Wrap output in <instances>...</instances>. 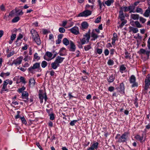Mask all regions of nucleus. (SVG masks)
I'll return each instance as SVG.
<instances>
[{
	"label": "nucleus",
	"mask_w": 150,
	"mask_h": 150,
	"mask_svg": "<svg viewBox=\"0 0 150 150\" xmlns=\"http://www.w3.org/2000/svg\"><path fill=\"white\" fill-rule=\"evenodd\" d=\"M129 133L128 132H125L121 135L118 134L115 137V139H117V142L119 143H124L126 142L129 138Z\"/></svg>",
	"instance_id": "nucleus-1"
},
{
	"label": "nucleus",
	"mask_w": 150,
	"mask_h": 150,
	"mask_svg": "<svg viewBox=\"0 0 150 150\" xmlns=\"http://www.w3.org/2000/svg\"><path fill=\"white\" fill-rule=\"evenodd\" d=\"M90 30L85 35H83V38L80 39V41L82 44H87L88 43L89 39L90 38Z\"/></svg>",
	"instance_id": "nucleus-2"
},
{
	"label": "nucleus",
	"mask_w": 150,
	"mask_h": 150,
	"mask_svg": "<svg viewBox=\"0 0 150 150\" xmlns=\"http://www.w3.org/2000/svg\"><path fill=\"white\" fill-rule=\"evenodd\" d=\"M40 67V63L36 62L34 64L33 66H31L28 68V71L30 73L33 74L35 73V69H39Z\"/></svg>",
	"instance_id": "nucleus-3"
},
{
	"label": "nucleus",
	"mask_w": 150,
	"mask_h": 150,
	"mask_svg": "<svg viewBox=\"0 0 150 150\" xmlns=\"http://www.w3.org/2000/svg\"><path fill=\"white\" fill-rule=\"evenodd\" d=\"M91 14V11L88 10H86L80 13L79 16L81 17H87Z\"/></svg>",
	"instance_id": "nucleus-4"
},
{
	"label": "nucleus",
	"mask_w": 150,
	"mask_h": 150,
	"mask_svg": "<svg viewBox=\"0 0 150 150\" xmlns=\"http://www.w3.org/2000/svg\"><path fill=\"white\" fill-rule=\"evenodd\" d=\"M145 85L144 89L147 90L150 85V75L148 74L144 81Z\"/></svg>",
	"instance_id": "nucleus-5"
},
{
	"label": "nucleus",
	"mask_w": 150,
	"mask_h": 150,
	"mask_svg": "<svg viewBox=\"0 0 150 150\" xmlns=\"http://www.w3.org/2000/svg\"><path fill=\"white\" fill-rule=\"evenodd\" d=\"M23 59V57L21 56L16 59L13 60L12 63V64H14L15 65H19L21 63Z\"/></svg>",
	"instance_id": "nucleus-6"
},
{
	"label": "nucleus",
	"mask_w": 150,
	"mask_h": 150,
	"mask_svg": "<svg viewBox=\"0 0 150 150\" xmlns=\"http://www.w3.org/2000/svg\"><path fill=\"white\" fill-rule=\"evenodd\" d=\"M52 55V54L51 52L47 51L46 52L44 56V59L47 61H49L51 59L49 58H51Z\"/></svg>",
	"instance_id": "nucleus-7"
},
{
	"label": "nucleus",
	"mask_w": 150,
	"mask_h": 150,
	"mask_svg": "<svg viewBox=\"0 0 150 150\" xmlns=\"http://www.w3.org/2000/svg\"><path fill=\"white\" fill-rule=\"evenodd\" d=\"M72 33L75 35H77L79 34V32L78 27L76 26H74L71 28L69 30Z\"/></svg>",
	"instance_id": "nucleus-8"
},
{
	"label": "nucleus",
	"mask_w": 150,
	"mask_h": 150,
	"mask_svg": "<svg viewBox=\"0 0 150 150\" xmlns=\"http://www.w3.org/2000/svg\"><path fill=\"white\" fill-rule=\"evenodd\" d=\"M136 78L134 75H132L130 78V82L131 83H133L132 85V87H134L135 86H137V83H135Z\"/></svg>",
	"instance_id": "nucleus-9"
},
{
	"label": "nucleus",
	"mask_w": 150,
	"mask_h": 150,
	"mask_svg": "<svg viewBox=\"0 0 150 150\" xmlns=\"http://www.w3.org/2000/svg\"><path fill=\"white\" fill-rule=\"evenodd\" d=\"M99 143L98 142H94L93 144H91L90 147L93 149L95 150H97L98 146Z\"/></svg>",
	"instance_id": "nucleus-10"
},
{
	"label": "nucleus",
	"mask_w": 150,
	"mask_h": 150,
	"mask_svg": "<svg viewBox=\"0 0 150 150\" xmlns=\"http://www.w3.org/2000/svg\"><path fill=\"white\" fill-rule=\"evenodd\" d=\"M64 59V58L62 57L59 56H57L55 60L56 62L59 64L60 63H61L63 61Z\"/></svg>",
	"instance_id": "nucleus-11"
},
{
	"label": "nucleus",
	"mask_w": 150,
	"mask_h": 150,
	"mask_svg": "<svg viewBox=\"0 0 150 150\" xmlns=\"http://www.w3.org/2000/svg\"><path fill=\"white\" fill-rule=\"evenodd\" d=\"M30 33L31 34L32 37L33 39L34 38H36L39 35L37 32L34 29H32L30 31Z\"/></svg>",
	"instance_id": "nucleus-12"
},
{
	"label": "nucleus",
	"mask_w": 150,
	"mask_h": 150,
	"mask_svg": "<svg viewBox=\"0 0 150 150\" xmlns=\"http://www.w3.org/2000/svg\"><path fill=\"white\" fill-rule=\"evenodd\" d=\"M124 84L123 83H120V87L117 88V91L121 93L124 92Z\"/></svg>",
	"instance_id": "nucleus-13"
},
{
	"label": "nucleus",
	"mask_w": 150,
	"mask_h": 150,
	"mask_svg": "<svg viewBox=\"0 0 150 150\" xmlns=\"http://www.w3.org/2000/svg\"><path fill=\"white\" fill-rule=\"evenodd\" d=\"M70 50L72 52L75 51L76 50V46L74 44V42L71 41H70Z\"/></svg>",
	"instance_id": "nucleus-14"
},
{
	"label": "nucleus",
	"mask_w": 150,
	"mask_h": 150,
	"mask_svg": "<svg viewBox=\"0 0 150 150\" xmlns=\"http://www.w3.org/2000/svg\"><path fill=\"white\" fill-rule=\"evenodd\" d=\"M118 17L120 18L121 21H123L124 20L125 17L124 16L123 11L122 10H120Z\"/></svg>",
	"instance_id": "nucleus-15"
},
{
	"label": "nucleus",
	"mask_w": 150,
	"mask_h": 150,
	"mask_svg": "<svg viewBox=\"0 0 150 150\" xmlns=\"http://www.w3.org/2000/svg\"><path fill=\"white\" fill-rule=\"evenodd\" d=\"M60 65L55 61L51 63V66L52 69H56Z\"/></svg>",
	"instance_id": "nucleus-16"
},
{
	"label": "nucleus",
	"mask_w": 150,
	"mask_h": 150,
	"mask_svg": "<svg viewBox=\"0 0 150 150\" xmlns=\"http://www.w3.org/2000/svg\"><path fill=\"white\" fill-rule=\"evenodd\" d=\"M130 17L133 19L136 20L138 19L139 16L137 14H132L131 15Z\"/></svg>",
	"instance_id": "nucleus-17"
},
{
	"label": "nucleus",
	"mask_w": 150,
	"mask_h": 150,
	"mask_svg": "<svg viewBox=\"0 0 150 150\" xmlns=\"http://www.w3.org/2000/svg\"><path fill=\"white\" fill-rule=\"evenodd\" d=\"M129 13H135V7L133 6H128Z\"/></svg>",
	"instance_id": "nucleus-18"
},
{
	"label": "nucleus",
	"mask_w": 150,
	"mask_h": 150,
	"mask_svg": "<svg viewBox=\"0 0 150 150\" xmlns=\"http://www.w3.org/2000/svg\"><path fill=\"white\" fill-rule=\"evenodd\" d=\"M33 39L38 45H39L41 44V42L39 36L36 38H34Z\"/></svg>",
	"instance_id": "nucleus-19"
},
{
	"label": "nucleus",
	"mask_w": 150,
	"mask_h": 150,
	"mask_svg": "<svg viewBox=\"0 0 150 150\" xmlns=\"http://www.w3.org/2000/svg\"><path fill=\"white\" fill-rule=\"evenodd\" d=\"M22 96L23 97V98H25L28 99V94L26 91H23L22 93Z\"/></svg>",
	"instance_id": "nucleus-20"
},
{
	"label": "nucleus",
	"mask_w": 150,
	"mask_h": 150,
	"mask_svg": "<svg viewBox=\"0 0 150 150\" xmlns=\"http://www.w3.org/2000/svg\"><path fill=\"white\" fill-rule=\"evenodd\" d=\"M114 2V0H107L105 2V4L108 6H110Z\"/></svg>",
	"instance_id": "nucleus-21"
},
{
	"label": "nucleus",
	"mask_w": 150,
	"mask_h": 150,
	"mask_svg": "<svg viewBox=\"0 0 150 150\" xmlns=\"http://www.w3.org/2000/svg\"><path fill=\"white\" fill-rule=\"evenodd\" d=\"M115 79V77L112 74L107 79L108 82L110 83L112 82Z\"/></svg>",
	"instance_id": "nucleus-22"
},
{
	"label": "nucleus",
	"mask_w": 150,
	"mask_h": 150,
	"mask_svg": "<svg viewBox=\"0 0 150 150\" xmlns=\"http://www.w3.org/2000/svg\"><path fill=\"white\" fill-rule=\"evenodd\" d=\"M135 138L137 140L141 142H142L143 140V136L141 137L139 135H136Z\"/></svg>",
	"instance_id": "nucleus-23"
},
{
	"label": "nucleus",
	"mask_w": 150,
	"mask_h": 150,
	"mask_svg": "<svg viewBox=\"0 0 150 150\" xmlns=\"http://www.w3.org/2000/svg\"><path fill=\"white\" fill-rule=\"evenodd\" d=\"M91 37L93 38L91 39V40H95L98 38V36L97 34L92 31L91 33Z\"/></svg>",
	"instance_id": "nucleus-24"
},
{
	"label": "nucleus",
	"mask_w": 150,
	"mask_h": 150,
	"mask_svg": "<svg viewBox=\"0 0 150 150\" xmlns=\"http://www.w3.org/2000/svg\"><path fill=\"white\" fill-rule=\"evenodd\" d=\"M130 30L133 32L134 33H137L139 30L138 28L133 27H130Z\"/></svg>",
	"instance_id": "nucleus-25"
},
{
	"label": "nucleus",
	"mask_w": 150,
	"mask_h": 150,
	"mask_svg": "<svg viewBox=\"0 0 150 150\" xmlns=\"http://www.w3.org/2000/svg\"><path fill=\"white\" fill-rule=\"evenodd\" d=\"M10 74L9 72H7L5 73L3 72H1L0 74V76L3 77H4L6 76H9Z\"/></svg>",
	"instance_id": "nucleus-26"
},
{
	"label": "nucleus",
	"mask_w": 150,
	"mask_h": 150,
	"mask_svg": "<svg viewBox=\"0 0 150 150\" xmlns=\"http://www.w3.org/2000/svg\"><path fill=\"white\" fill-rule=\"evenodd\" d=\"M128 6H121L120 7V10H122V11L126 12L129 11Z\"/></svg>",
	"instance_id": "nucleus-27"
},
{
	"label": "nucleus",
	"mask_w": 150,
	"mask_h": 150,
	"mask_svg": "<svg viewBox=\"0 0 150 150\" xmlns=\"http://www.w3.org/2000/svg\"><path fill=\"white\" fill-rule=\"evenodd\" d=\"M98 3L100 6V9L101 10L103 6H105V5L103 3H102L100 0L98 1Z\"/></svg>",
	"instance_id": "nucleus-28"
},
{
	"label": "nucleus",
	"mask_w": 150,
	"mask_h": 150,
	"mask_svg": "<svg viewBox=\"0 0 150 150\" xmlns=\"http://www.w3.org/2000/svg\"><path fill=\"white\" fill-rule=\"evenodd\" d=\"M63 43L65 45L67 46L69 44V42L67 38H65L63 40Z\"/></svg>",
	"instance_id": "nucleus-29"
},
{
	"label": "nucleus",
	"mask_w": 150,
	"mask_h": 150,
	"mask_svg": "<svg viewBox=\"0 0 150 150\" xmlns=\"http://www.w3.org/2000/svg\"><path fill=\"white\" fill-rule=\"evenodd\" d=\"M150 14V10L147 9L146 10L145 13L143 14V15L146 17H148L149 16Z\"/></svg>",
	"instance_id": "nucleus-30"
},
{
	"label": "nucleus",
	"mask_w": 150,
	"mask_h": 150,
	"mask_svg": "<svg viewBox=\"0 0 150 150\" xmlns=\"http://www.w3.org/2000/svg\"><path fill=\"white\" fill-rule=\"evenodd\" d=\"M47 63L45 61H42L41 64V67L43 68H45L47 66Z\"/></svg>",
	"instance_id": "nucleus-31"
},
{
	"label": "nucleus",
	"mask_w": 150,
	"mask_h": 150,
	"mask_svg": "<svg viewBox=\"0 0 150 150\" xmlns=\"http://www.w3.org/2000/svg\"><path fill=\"white\" fill-rule=\"evenodd\" d=\"M8 90L7 88V86H3L2 88L1 91V93H3L4 91L8 92Z\"/></svg>",
	"instance_id": "nucleus-32"
},
{
	"label": "nucleus",
	"mask_w": 150,
	"mask_h": 150,
	"mask_svg": "<svg viewBox=\"0 0 150 150\" xmlns=\"http://www.w3.org/2000/svg\"><path fill=\"white\" fill-rule=\"evenodd\" d=\"M35 83V81L33 78H32L30 79L29 80V84L30 85H32L34 86Z\"/></svg>",
	"instance_id": "nucleus-33"
},
{
	"label": "nucleus",
	"mask_w": 150,
	"mask_h": 150,
	"mask_svg": "<svg viewBox=\"0 0 150 150\" xmlns=\"http://www.w3.org/2000/svg\"><path fill=\"white\" fill-rule=\"evenodd\" d=\"M125 57L126 59H130L131 56L130 53H129L128 52L126 51L125 52Z\"/></svg>",
	"instance_id": "nucleus-34"
},
{
	"label": "nucleus",
	"mask_w": 150,
	"mask_h": 150,
	"mask_svg": "<svg viewBox=\"0 0 150 150\" xmlns=\"http://www.w3.org/2000/svg\"><path fill=\"white\" fill-rule=\"evenodd\" d=\"M134 23L136 26L138 28H141L142 27V25L138 21H135Z\"/></svg>",
	"instance_id": "nucleus-35"
},
{
	"label": "nucleus",
	"mask_w": 150,
	"mask_h": 150,
	"mask_svg": "<svg viewBox=\"0 0 150 150\" xmlns=\"http://www.w3.org/2000/svg\"><path fill=\"white\" fill-rule=\"evenodd\" d=\"M82 27L84 29L86 28L88 26V24L86 22H83L81 24Z\"/></svg>",
	"instance_id": "nucleus-36"
},
{
	"label": "nucleus",
	"mask_w": 150,
	"mask_h": 150,
	"mask_svg": "<svg viewBox=\"0 0 150 150\" xmlns=\"http://www.w3.org/2000/svg\"><path fill=\"white\" fill-rule=\"evenodd\" d=\"M126 69V68L124 65H121L120 67V71L122 73H123V71H125Z\"/></svg>",
	"instance_id": "nucleus-37"
},
{
	"label": "nucleus",
	"mask_w": 150,
	"mask_h": 150,
	"mask_svg": "<svg viewBox=\"0 0 150 150\" xmlns=\"http://www.w3.org/2000/svg\"><path fill=\"white\" fill-rule=\"evenodd\" d=\"M39 98L40 100V103H41L43 102V100L44 98V95L42 94H39Z\"/></svg>",
	"instance_id": "nucleus-38"
},
{
	"label": "nucleus",
	"mask_w": 150,
	"mask_h": 150,
	"mask_svg": "<svg viewBox=\"0 0 150 150\" xmlns=\"http://www.w3.org/2000/svg\"><path fill=\"white\" fill-rule=\"evenodd\" d=\"M139 21L142 23H144L146 22V19L142 17H140L139 18Z\"/></svg>",
	"instance_id": "nucleus-39"
},
{
	"label": "nucleus",
	"mask_w": 150,
	"mask_h": 150,
	"mask_svg": "<svg viewBox=\"0 0 150 150\" xmlns=\"http://www.w3.org/2000/svg\"><path fill=\"white\" fill-rule=\"evenodd\" d=\"M20 19V18L18 16L15 17L12 20V22L13 23H16L18 22Z\"/></svg>",
	"instance_id": "nucleus-40"
},
{
	"label": "nucleus",
	"mask_w": 150,
	"mask_h": 150,
	"mask_svg": "<svg viewBox=\"0 0 150 150\" xmlns=\"http://www.w3.org/2000/svg\"><path fill=\"white\" fill-rule=\"evenodd\" d=\"M20 119L23 123L25 125H26L27 124V122L25 118L23 117H20Z\"/></svg>",
	"instance_id": "nucleus-41"
},
{
	"label": "nucleus",
	"mask_w": 150,
	"mask_h": 150,
	"mask_svg": "<svg viewBox=\"0 0 150 150\" xmlns=\"http://www.w3.org/2000/svg\"><path fill=\"white\" fill-rule=\"evenodd\" d=\"M16 12L18 15H22L23 14V12H22V11H20V10L18 9L17 10L16 9Z\"/></svg>",
	"instance_id": "nucleus-42"
},
{
	"label": "nucleus",
	"mask_w": 150,
	"mask_h": 150,
	"mask_svg": "<svg viewBox=\"0 0 150 150\" xmlns=\"http://www.w3.org/2000/svg\"><path fill=\"white\" fill-rule=\"evenodd\" d=\"M91 48L90 45H88L84 46V48L85 51H87L90 49Z\"/></svg>",
	"instance_id": "nucleus-43"
},
{
	"label": "nucleus",
	"mask_w": 150,
	"mask_h": 150,
	"mask_svg": "<svg viewBox=\"0 0 150 150\" xmlns=\"http://www.w3.org/2000/svg\"><path fill=\"white\" fill-rule=\"evenodd\" d=\"M122 22L121 24L120 25L119 27L120 28H122V27L123 25H124L127 23V21L126 20H124L123 21H122Z\"/></svg>",
	"instance_id": "nucleus-44"
},
{
	"label": "nucleus",
	"mask_w": 150,
	"mask_h": 150,
	"mask_svg": "<svg viewBox=\"0 0 150 150\" xmlns=\"http://www.w3.org/2000/svg\"><path fill=\"white\" fill-rule=\"evenodd\" d=\"M25 89V88L23 86L22 87L18 89V91L19 93H22L23 91Z\"/></svg>",
	"instance_id": "nucleus-45"
},
{
	"label": "nucleus",
	"mask_w": 150,
	"mask_h": 150,
	"mask_svg": "<svg viewBox=\"0 0 150 150\" xmlns=\"http://www.w3.org/2000/svg\"><path fill=\"white\" fill-rule=\"evenodd\" d=\"M138 99L137 97H136L135 98L134 101V103L135 104L136 107H138V103L137 102Z\"/></svg>",
	"instance_id": "nucleus-46"
},
{
	"label": "nucleus",
	"mask_w": 150,
	"mask_h": 150,
	"mask_svg": "<svg viewBox=\"0 0 150 150\" xmlns=\"http://www.w3.org/2000/svg\"><path fill=\"white\" fill-rule=\"evenodd\" d=\"M101 18V16L98 17L95 20V22L96 23H99L100 21Z\"/></svg>",
	"instance_id": "nucleus-47"
},
{
	"label": "nucleus",
	"mask_w": 150,
	"mask_h": 150,
	"mask_svg": "<svg viewBox=\"0 0 150 150\" xmlns=\"http://www.w3.org/2000/svg\"><path fill=\"white\" fill-rule=\"evenodd\" d=\"M59 32L61 33H64L65 32V30L63 28L61 27L59 28Z\"/></svg>",
	"instance_id": "nucleus-48"
},
{
	"label": "nucleus",
	"mask_w": 150,
	"mask_h": 150,
	"mask_svg": "<svg viewBox=\"0 0 150 150\" xmlns=\"http://www.w3.org/2000/svg\"><path fill=\"white\" fill-rule=\"evenodd\" d=\"M77 122V120H74L71 121L70 123V124L72 126H74L75 125V124Z\"/></svg>",
	"instance_id": "nucleus-49"
},
{
	"label": "nucleus",
	"mask_w": 150,
	"mask_h": 150,
	"mask_svg": "<svg viewBox=\"0 0 150 150\" xmlns=\"http://www.w3.org/2000/svg\"><path fill=\"white\" fill-rule=\"evenodd\" d=\"M23 35L22 34L20 33L17 38V39L16 40V42H17L19 40L22 38H23Z\"/></svg>",
	"instance_id": "nucleus-50"
},
{
	"label": "nucleus",
	"mask_w": 150,
	"mask_h": 150,
	"mask_svg": "<svg viewBox=\"0 0 150 150\" xmlns=\"http://www.w3.org/2000/svg\"><path fill=\"white\" fill-rule=\"evenodd\" d=\"M50 119V120H53L54 119V116L53 113H51L49 115Z\"/></svg>",
	"instance_id": "nucleus-51"
},
{
	"label": "nucleus",
	"mask_w": 150,
	"mask_h": 150,
	"mask_svg": "<svg viewBox=\"0 0 150 150\" xmlns=\"http://www.w3.org/2000/svg\"><path fill=\"white\" fill-rule=\"evenodd\" d=\"M108 64L110 65H112L114 64L113 61L111 59H109L108 61Z\"/></svg>",
	"instance_id": "nucleus-52"
},
{
	"label": "nucleus",
	"mask_w": 150,
	"mask_h": 150,
	"mask_svg": "<svg viewBox=\"0 0 150 150\" xmlns=\"http://www.w3.org/2000/svg\"><path fill=\"white\" fill-rule=\"evenodd\" d=\"M14 54V52L13 51H12L11 52H9L8 54L7 55V57H11V56L13 55Z\"/></svg>",
	"instance_id": "nucleus-53"
},
{
	"label": "nucleus",
	"mask_w": 150,
	"mask_h": 150,
	"mask_svg": "<svg viewBox=\"0 0 150 150\" xmlns=\"http://www.w3.org/2000/svg\"><path fill=\"white\" fill-rule=\"evenodd\" d=\"M34 57L35 59H37L38 60H39L40 59V57H39L38 54L37 53H36L34 54Z\"/></svg>",
	"instance_id": "nucleus-54"
},
{
	"label": "nucleus",
	"mask_w": 150,
	"mask_h": 150,
	"mask_svg": "<svg viewBox=\"0 0 150 150\" xmlns=\"http://www.w3.org/2000/svg\"><path fill=\"white\" fill-rule=\"evenodd\" d=\"M117 35L116 33H114L113 34V37L112 38V40H113V39H114L115 40L117 39Z\"/></svg>",
	"instance_id": "nucleus-55"
},
{
	"label": "nucleus",
	"mask_w": 150,
	"mask_h": 150,
	"mask_svg": "<svg viewBox=\"0 0 150 150\" xmlns=\"http://www.w3.org/2000/svg\"><path fill=\"white\" fill-rule=\"evenodd\" d=\"M16 34H12V35L11 36V40H13L16 37Z\"/></svg>",
	"instance_id": "nucleus-56"
},
{
	"label": "nucleus",
	"mask_w": 150,
	"mask_h": 150,
	"mask_svg": "<svg viewBox=\"0 0 150 150\" xmlns=\"http://www.w3.org/2000/svg\"><path fill=\"white\" fill-rule=\"evenodd\" d=\"M135 12L137 13H139L141 12H142V10L141 8L137 7Z\"/></svg>",
	"instance_id": "nucleus-57"
},
{
	"label": "nucleus",
	"mask_w": 150,
	"mask_h": 150,
	"mask_svg": "<svg viewBox=\"0 0 150 150\" xmlns=\"http://www.w3.org/2000/svg\"><path fill=\"white\" fill-rule=\"evenodd\" d=\"M115 89V88L113 86L109 87L108 88V90L110 92L113 91Z\"/></svg>",
	"instance_id": "nucleus-58"
},
{
	"label": "nucleus",
	"mask_w": 150,
	"mask_h": 150,
	"mask_svg": "<svg viewBox=\"0 0 150 150\" xmlns=\"http://www.w3.org/2000/svg\"><path fill=\"white\" fill-rule=\"evenodd\" d=\"M104 54L105 56H107L109 54V51L108 49H106L105 50Z\"/></svg>",
	"instance_id": "nucleus-59"
},
{
	"label": "nucleus",
	"mask_w": 150,
	"mask_h": 150,
	"mask_svg": "<svg viewBox=\"0 0 150 150\" xmlns=\"http://www.w3.org/2000/svg\"><path fill=\"white\" fill-rule=\"evenodd\" d=\"M20 79L21 82H22L23 83H25V81L24 78L22 76H21L20 77Z\"/></svg>",
	"instance_id": "nucleus-60"
},
{
	"label": "nucleus",
	"mask_w": 150,
	"mask_h": 150,
	"mask_svg": "<svg viewBox=\"0 0 150 150\" xmlns=\"http://www.w3.org/2000/svg\"><path fill=\"white\" fill-rule=\"evenodd\" d=\"M90 7H91V9H92L93 8V5L90 6V5H89L88 4H87L86 6V9H88Z\"/></svg>",
	"instance_id": "nucleus-61"
},
{
	"label": "nucleus",
	"mask_w": 150,
	"mask_h": 150,
	"mask_svg": "<svg viewBox=\"0 0 150 150\" xmlns=\"http://www.w3.org/2000/svg\"><path fill=\"white\" fill-rule=\"evenodd\" d=\"M28 48V45L27 44H25L24 46L22 48V50H26Z\"/></svg>",
	"instance_id": "nucleus-62"
},
{
	"label": "nucleus",
	"mask_w": 150,
	"mask_h": 150,
	"mask_svg": "<svg viewBox=\"0 0 150 150\" xmlns=\"http://www.w3.org/2000/svg\"><path fill=\"white\" fill-rule=\"evenodd\" d=\"M8 84V81H7V80L4 81V83L3 84V86H7V85Z\"/></svg>",
	"instance_id": "nucleus-63"
},
{
	"label": "nucleus",
	"mask_w": 150,
	"mask_h": 150,
	"mask_svg": "<svg viewBox=\"0 0 150 150\" xmlns=\"http://www.w3.org/2000/svg\"><path fill=\"white\" fill-rule=\"evenodd\" d=\"M0 9L2 11H4L5 10V7L3 5H1L0 6Z\"/></svg>",
	"instance_id": "nucleus-64"
}]
</instances>
